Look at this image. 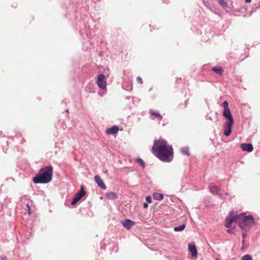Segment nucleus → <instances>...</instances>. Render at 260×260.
<instances>
[{
  "mask_svg": "<svg viewBox=\"0 0 260 260\" xmlns=\"http://www.w3.org/2000/svg\"><path fill=\"white\" fill-rule=\"evenodd\" d=\"M152 149L156 156L164 162H170L172 160L173 150L172 146L168 144L163 139L154 142Z\"/></svg>",
  "mask_w": 260,
  "mask_h": 260,
  "instance_id": "obj_1",
  "label": "nucleus"
},
{
  "mask_svg": "<svg viewBox=\"0 0 260 260\" xmlns=\"http://www.w3.org/2000/svg\"><path fill=\"white\" fill-rule=\"evenodd\" d=\"M52 174V166L45 167L33 178V181L35 183H47L51 181Z\"/></svg>",
  "mask_w": 260,
  "mask_h": 260,
  "instance_id": "obj_2",
  "label": "nucleus"
},
{
  "mask_svg": "<svg viewBox=\"0 0 260 260\" xmlns=\"http://www.w3.org/2000/svg\"><path fill=\"white\" fill-rule=\"evenodd\" d=\"M237 223L243 230H246L248 228L254 225L255 221L251 215L245 216L243 214L238 215Z\"/></svg>",
  "mask_w": 260,
  "mask_h": 260,
  "instance_id": "obj_3",
  "label": "nucleus"
},
{
  "mask_svg": "<svg viewBox=\"0 0 260 260\" xmlns=\"http://www.w3.org/2000/svg\"><path fill=\"white\" fill-rule=\"evenodd\" d=\"M97 84L98 86L102 89H105L106 88L107 83L105 80V76L102 74H100L97 78L96 81Z\"/></svg>",
  "mask_w": 260,
  "mask_h": 260,
  "instance_id": "obj_4",
  "label": "nucleus"
},
{
  "mask_svg": "<svg viewBox=\"0 0 260 260\" xmlns=\"http://www.w3.org/2000/svg\"><path fill=\"white\" fill-rule=\"evenodd\" d=\"M234 121H226L223 125L224 135L225 136H229L232 132V125Z\"/></svg>",
  "mask_w": 260,
  "mask_h": 260,
  "instance_id": "obj_5",
  "label": "nucleus"
},
{
  "mask_svg": "<svg viewBox=\"0 0 260 260\" xmlns=\"http://www.w3.org/2000/svg\"><path fill=\"white\" fill-rule=\"evenodd\" d=\"M238 215L235 216L232 215V213H230V217H227L225 219V226L226 228H231V224L233 222H236L237 223Z\"/></svg>",
  "mask_w": 260,
  "mask_h": 260,
  "instance_id": "obj_6",
  "label": "nucleus"
},
{
  "mask_svg": "<svg viewBox=\"0 0 260 260\" xmlns=\"http://www.w3.org/2000/svg\"><path fill=\"white\" fill-rule=\"evenodd\" d=\"M94 180L95 182L98 184V186H100L102 189H105L107 188L106 185H105V183L103 181V180L101 179L100 176L98 175H95L94 177Z\"/></svg>",
  "mask_w": 260,
  "mask_h": 260,
  "instance_id": "obj_7",
  "label": "nucleus"
},
{
  "mask_svg": "<svg viewBox=\"0 0 260 260\" xmlns=\"http://www.w3.org/2000/svg\"><path fill=\"white\" fill-rule=\"evenodd\" d=\"M122 225L127 230H129L135 224V222L133 220L127 219L122 221Z\"/></svg>",
  "mask_w": 260,
  "mask_h": 260,
  "instance_id": "obj_8",
  "label": "nucleus"
},
{
  "mask_svg": "<svg viewBox=\"0 0 260 260\" xmlns=\"http://www.w3.org/2000/svg\"><path fill=\"white\" fill-rule=\"evenodd\" d=\"M209 187L211 192L218 194L220 198H222V195L218 193L219 188L218 186L211 184L209 185Z\"/></svg>",
  "mask_w": 260,
  "mask_h": 260,
  "instance_id": "obj_9",
  "label": "nucleus"
},
{
  "mask_svg": "<svg viewBox=\"0 0 260 260\" xmlns=\"http://www.w3.org/2000/svg\"><path fill=\"white\" fill-rule=\"evenodd\" d=\"M188 250L193 257H195L197 255L198 252L196 246L194 244L191 243L188 244Z\"/></svg>",
  "mask_w": 260,
  "mask_h": 260,
  "instance_id": "obj_10",
  "label": "nucleus"
},
{
  "mask_svg": "<svg viewBox=\"0 0 260 260\" xmlns=\"http://www.w3.org/2000/svg\"><path fill=\"white\" fill-rule=\"evenodd\" d=\"M241 148L243 150L246 151L247 152H251L253 149L252 145L251 144H249V143L241 144Z\"/></svg>",
  "mask_w": 260,
  "mask_h": 260,
  "instance_id": "obj_11",
  "label": "nucleus"
},
{
  "mask_svg": "<svg viewBox=\"0 0 260 260\" xmlns=\"http://www.w3.org/2000/svg\"><path fill=\"white\" fill-rule=\"evenodd\" d=\"M222 114L223 116L226 119L227 121H234L233 117L229 109H224Z\"/></svg>",
  "mask_w": 260,
  "mask_h": 260,
  "instance_id": "obj_12",
  "label": "nucleus"
},
{
  "mask_svg": "<svg viewBox=\"0 0 260 260\" xmlns=\"http://www.w3.org/2000/svg\"><path fill=\"white\" fill-rule=\"evenodd\" d=\"M119 128L116 125L112 126L111 127L108 128L106 130L107 135H114L118 133Z\"/></svg>",
  "mask_w": 260,
  "mask_h": 260,
  "instance_id": "obj_13",
  "label": "nucleus"
},
{
  "mask_svg": "<svg viewBox=\"0 0 260 260\" xmlns=\"http://www.w3.org/2000/svg\"><path fill=\"white\" fill-rule=\"evenodd\" d=\"M105 196L108 199L111 200H116L118 198L117 194L115 192L112 191L107 192L105 194Z\"/></svg>",
  "mask_w": 260,
  "mask_h": 260,
  "instance_id": "obj_14",
  "label": "nucleus"
},
{
  "mask_svg": "<svg viewBox=\"0 0 260 260\" xmlns=\"http://www.w3.org/2000/svg\"><path fill=\"white\" fill-rule=\"evenodd\" d=\"M149 113L151 116H154L158 121H161L162 119V117L159 114L158 112H155L152 110L149 111Z\"/></svg>",
  "mask_w": 260,
  "mask_h": 260,
  "instance_id": "obj_15",
  "label": "nucleus"
},
{
  "mask_svg": "<svg viewBox=\"0 0 260 260\" xmlns=\"http://www.w3.org/2000/svg\"><path fill=\"white\" fill-rule=\"evenodd\" d=\"M86 192L84 189V187L81 186L79 191L76 193V196H77L79 199H81L83 196H85Z\"/></svg>",
  "mask_w": 260,
  "mask_h": 260,
  "instance_id": "obj_16",
  "label": "nucleus"
},
{
  "mask_svg": "<svg viewBox=\"0 0 260 260\" xmlns=\"http://www.w3.org/2000/svg\"><path fill=\"white\" fill-rule=\"evenodd\" d=\"M180 151L182 154H183V155H185L187 156H189L190 154L189 147L187 146L182 147L180 149Z\"/></svg>",
  "mask_w": 260,
  "mask_h": 260,
  "instance_id": "obj_17",
  "label": "nucleus"
},
{
  "mask_svg": "<svg viewBox=\"0 0 260 260\" xmlns=\"http://www.w3.org/2000/svg\"><path fill=\"white\" fill-rule=\"evenodd\" d=\"M153 197L155 200L161 201L163 199L164 196L162 193L155 192L153 194Z\"/></svg>",
  "mask_w": 260,
  "mask_h": 260,
  "instance_id": "obj_18",
  "label": "nucleus"
},
{
  "mask_svg": "<svg viewBox=\"0 0 260 260\" xmlns=\"http://www.w3.org/2000/svg\"><path fill=\"white\" fill-rule=\"evenodd\" d=\"M212 70L219 75H221L222 73V68L220 67H214L212 69Z\"/></svg>",
  "mask_w": 260,
  "mask_h": 260,
  "instance_id": "obj_19",
  "label": "nucleus"
},
{
  "mask_svg": "<svg viewBox=\"0 0 260 260\" xmlns=\"http://www.w3.org/2000/svg\"><path fill=\"white\" fill-rule=\"evenodd\" d=\"M185 228V224H182L180 226L174 227V230L175 232H181V231H182L183 230H184Z\"/></svg>",
  "mask_w": 260,
  "mask_h": 260,
  "instance_id": "obj_20",
  "label": "nucleus"
},
{
  "mask_svg": "<svg viewBox=\"0 0 260 260\" xmlns=\"http://www.w3.org/2000/svg\"><path fill=\"white\" fill-rule=\"evenodd\" d=\"M80 200V199H79L77 196L75 195V197L73 198V200L72 201L71 204L72 205H75Z\"/></svg>",
  "mask_w": 260,
  "mask_h": 260,
  "instance_id": "obj_21",
  "label": "nucleus"
},
{
  "mask_svg": "<svg viewBox=\"0 0 260 260\" xmlns=\"http://www.w3.org/2000/svg\"><path fill=\"white\" fill-rule=\"evenodd\" d=\"M218 4L222 6L223 8H225L227 7L226 3L224 2V0H219L218 2Z\"/></svg>",
  "mask_w": 260,
  "mask_h": 260,
  "instance_id": "obj_22",
  "label": "nucleus"
},
{
  "mask_svg": "<svg viewBox=\"0 0 260 260\" xmlns=\"http://www.w3.org/2000/svg\"><path fill=\"white\" fill-rule=\"evenodd\" d=\"M136 161L143 168L145 167V162L141 158H137Z\"/></svg>",
  "mask_w": 260,
  "mask_h": 260,
  "instance_id": "obj_23",
  "label": "nucleus"
},
{
  "mask_svg": "<svg viewBox=\"0 0 260 260\" xmlns=\"http://www.w3.org/2000/svg\"><path fill=\"white\" fill-rule=\"evenodd\" d=\"M241 260H252V258L250 255L246 254L242 257Z\"/></svg>",
  "mask_w": 260,
  "mask_h": 260,
  "instance_id": "obj_24",
  "label": "nucleus"
},
{
  "mask_svg": "<svg viewBox=\"0 0 260 260\" xmlns=\"http://www.w3.org/2000/svg\"><path fill=\"white\" fill-rule=\"evenodd\" d=\"M222 106L224 107V109H229V107H228V103L226 101H224L222 103Z\"/></svg>",
  "mask_w": 260,
  "mask_h": 260,
  "instance_id": "obj_25",
  "label": "nucleus"
},
{
  "mask_svg": "<svg viewBox=\"0 0 260 260\" xmlns=\"http://www.w3.org/2000/svg\"><path fill=\"white\" fill-rule=\"evenodd\" d=\"M146 200L147 201V203H151V202H152V199H151V197L150 196H147L146 198Z\"/></svg>",
  "mask_w": 260,
  "mask_h": 260,
  "instance_id": "obj_26",
  "label": "nucleus"
},
{
  "mask_svg": "<svg viewBox=\"0 0 260 260\" xmlns=\"http://www.w3.org/2000/svg\"><path fill=\"white\" fill-rule=\"evenodd\" d=\"M137 81H138V82L140 83V84H142L143 83L142 79L140 77H139V76L137 77Z\"/></svg>",
  "mask_w": 260,
  "mask_h": 260,
  "instance_id": "obj_27",
  "label": "nucleus"
},
{
  "mask_svg": "<svg viewBox=\"0 0 260 260\" xmlns=\"http://www.w3.org/2000/svg\"><path fill=\"white\" fill-rule=\"evenodd\" d=\"M143 207L144 208H147L148 207V204L147 203H145L143 204Z\"/></svg>",
  "mask_w": 260,
  "mask_h": 260,
  "instance_id": "obj_28",
  "label": "nucleus"
},
{
  "mask_svg": "<svg viewBox=\"0 0 260 260\" xmlns=\"http://www.w3.org/2000/svg\"><path fill=\"white\" fill-rule=\"evenodd\" d=\"M246 236H247V235H246V233H242V237H243V238H246Z\"/></svg>",
  "mask_w": 260,
  "mask_h": 260,
  "instance_id": "obj_29",
  "label": "nucleus"
},
{
  "mask_svg": "<svg viewBox=\"0 0 260 260\" xmlns=\"http://www.w3.org/2000/svg\"><path fill=\"white\" fill-rule=\"evenodd\" d=\"M245 2L246 3H249L251 2V0H245Z\"/></svg>",
  "mask_w": 260,
  "mask_h": 260,
  "instance_id": "obj_30",
  "label": "nucleus"
},
{
  "mask_svg": "<svg viewBox=\"0 0 260 260\" xmlns=\"http://www.w3.org/2000/svg\"><path fill=\"white\" fill-rule=\"evenodd\" d=\"M2 258V259H3V260H5V259H7V257H6V256H4L2 257V258Z\"/></svg>",
  "mask_w": 260,
  "mask_h": 260,
  "instance_id": "obj_31",
  "label": "nucleus"
},
{
  "mask_svg": "<svg viewBox=\"0 0 260 260\" xmlns=\"http://www.w3.org/2000/svg\"><path fill=\"white\" fill-rule=\"evenodd\" d=\"M227 232L231 234L232 233V230H228Z\"/></svg>",
  "mask_w": 260,
  "mask_h": 260,
  "instance_id": "obj_32",
  "label": "nucleus"
},
{
  "mask_svg": "<svg viewBox=\"0 0 260 260\" xmlns=\"http://www.w3.org/2000/svg\"><path fill=\"white\" fill-rule=\"evenodd\" d=\"M27 207L28 208V211H30V207H29V206L28 204H27Z\"/></svg>",
  "mask_w": 260,
  "mask_h": 260,
  "instance_id": "obj_33",
  "label": "nucleus"
},
{
  "mask_svg": "<svg viewBox=\"0 0 260 260\" xmlns=\"http://www.w3.org/2000/svg\"><path fill=\"white\" fill-rule=\"evenodd\" d=\"M209 119L210 120H212V118H211V117H209Z\"/></svg>",
  "mask_w": 260,
  "mask_h": 260,
  "instance_id": "obj_34",
  "label": "nucleus"
},
{
  "mask_svg": "<svg viewBox=\"0 0 260 260\" xmlns=\"http://www.w3.org/2000/svg\"><path fill=\"white\" fill-rule=\"evenodd\" d=\"M66 112H67V113L69 112V109L66 110Z\"/></svg>",
  "mask_w": 260,
  "mask_h": 260,
  "instance_id": "obj_35",
  "label": "nucleus"
},
{
  "mask_svg": "<svg viewBox=\"0 0 260 260\" xmlns=\"http://www.w3.org/2000/svg\"><path fill=\"white\" fill-rule=\"evenodd\" d=\"M244 240H243L242 241V244H244Z\"/></svg>",
  "mask_w": 260,
  "mask_h": 260,
  "instance_id": "obj_36",
  "label": "nucleus"
},
{
  "mask_svg": "<svg viewBox=\"0 0 260 260\" xmlns=\"http://www.w3.org/2000/svg\"><path fill=\"white\" fill-rule=\"evenodd\" d=\"M217 260H219V259H217Z\"/></svg>",
  "mask_w": 260,
  "mask_h": 260,
  "instance_id": "obj_37",
  "label": "nucleus"
}]
</instances>
